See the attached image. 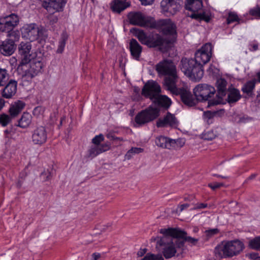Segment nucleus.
Returning <instances> with one entry per match:
<instances>
[{
    "label": "nucleus",
    "mask_w": 260,
    "mask_h": 260,
    "mask_svg": "<svg viewBox=\"0 0 260 260\" xmlns=\"http://www.w3.org/2000/svg\"><path fill=\"white\" fill-rule=\"evenodd\" d=\"M12 118L13 117L11 115L9 116L6 114L0 115V124L3 126H7L11 121Z\"/></svg>",
    "instance_id": "nucleus-39"
},
{
    "label": "nucleus",
    "mask_w": 260,
    "mask_h": 260,
    "mask_svg": "<svg viewBox=\"0 0 260 260\" xmlns=\"http://www.w3.org/2000/svg\"><path fill=\"white\" fill-rule=\"evenodd\" d=\"M241 98L239 91L235 88L229 90L228 95V102L230 104L235 103Z\"/></svg>",
    "instance_id": "nucleus-32"
},
{
    "label": "nucleus",
    "mask_w": 260,
    "mask_h": 260,
    "mask_svg": "<svg viewBox=\"0 0 260 260\" xmlns=\"http://www.w3.org/2000/svg\"><path fill=\"white\" fill-rule=\"evenodd\" d=\"M44 67V64L42 60L39 58H36L32 60L30 59L29 62L18 64L17 71L21 75L22 79L29 81L41 73Z\"/></svg>",
    "instance_id": "nucleus-3"
},
{
    "label": "nucleus",
    "mask_w": 260,
    "mask_h": 260,
    "mask_svg": "<svg viewBox=\"0 0 260 260\" xmlns=\"http://www.w3.org/2000/svg\"><path fill=\"white\" fill-rule=\"evenodd\" d=\"M142 260H164L161 255L147 254Z\"/></svg>",
    "instance_id": "nucleus-42"
},
{
    "label": "nucleus",
    "mask_w": 260,
    "mask_h": 260,
    "mask_svg": "<svg viewBox=\"0 0 260 260\" xmlns=\"http://www.w3.org/2000/svg\"><path fill=\"white\" fill-rule=\"evenodd\" d=\"M202 0H186L185 8L192 12L190 17L199 20H204L208 22L210 17L202 11Z\"/></svg>",
    "instance_id": "nucleus-6"
},
{
    "label": "nucleus",
    "mask_w": 260,
    "mask_h": 260,
    "mask_svg": "<svg viewBox=\"0 0 260 260\" xmlns=\"http://www.w3.org/2000/svg\"><path fill=\"white\" fill-rule=\"evenodd\" d=\"M249 14L253 16L260 18V7H256L251 9Z\"/></svg>",
    "instance_id": "nucleus-47"
},
{
    "label": "nucleus",
    "mask_w": 260,
    "mask_h": 260,
    "mask_svg": "<svg viewBox=\"0 0 260 260\" xmlns=\"http://www.w3.org/2000/svg\"><path fill=\"white\" fill-rule=\"evenodd\" d=\"M215 89L213 86L206 84H200L193 89V94L197 102L208 101L209 106L218 105L220 101L217 100H210L215 93Z\"/></svg>",
    "instance_id": "nucleus-4"
},
{
    "label": "nucleus",
    "mask_w": 260,
    "mask_h": 260,
    "mask_svg": "<svg viewBox=\"0 0 260 260\" xmlns=\"http://www.w3.org/2000/svg\"><path fill=\"white\" fill-rule=\"evenodd\" d=\"M146 252V249L143 248L141 249L138 252V255L139 256H142L144 254H145Z\"/></svg>",
    "instance_id": "nucleus-61"
},
{
    "label": "nucleus",
    "mask_w": 260,
    "mask_h": 260,
    "mask_svg": "<svg viewBox=\"0 0 260 260\" xmlns=\"http://www.w3.org/2000/svg\"><path fill=\"white\" fill-rule=\"evenodd\" d=\"M195 59L183 58L180 62V69L184 74L191 73L192 69L199 63Z\"/></svg>",
    "instance_id": "nucleus-21"
},
{
    "label": "nucleus",
    "mask_w": 260,
    "mask_h": 260,
    "mask_svg": "<svg viewBox=\"0 0 260 260\" xmlns=\"http://www.w3.org/2000/svg\"><path fill=\"white\" fill-rule=\"evenodd\" d=\"M99 147L101 150L102 153L108 150L110 148L109 143H105L101 145H99Z\"/></svg>",
    "instance_id": "nucleus-54"
},
{
    "label": "nucleus",
    "mask_w": 260,
    "mask_h": 260,
    "mask_svg": "<svg viewBox=\"0 0 260 260\" xmlns=\"http://www.w3.org/2000/svg\"><path fill=\"white\" fill-rule=\"evenodd\" d=\"M250 46L252 47V49H249L251 51H256L258 49V44L257 43L250 45Z\"/></svg>",
    "instance_id": "nucleus-60"
},
{
    "label": "nucleus",
    "mask_w": 260,
    "mask_h": 260,
    "mask_svg": "<svg viewBox=\"0 0 260 260\" xmlns=\"http://www.w3.org/2000/svg\"><path fill=\"white\" fill-rule=\"evenodd\" d=\"M5 102L4 100L0 98V111L5 106Z\"/></svg>",
    "instance_id": "nucleus-64"
},
{
    "label": "nucleus",
    "mask_w": 260,
    "mask_h": 260,
    "mask_svg": "<svg viewBox=\"0 0 260 260\" xmlns=\"http://www.w3.org/2000/svg\"><path fill=\"white\" fill-rule=\"evenodd\" d=\"M65 4V0H46L43 2L42 6L49 13H54V12L61 11Z\"/></svg>",
    "instance_id": "nucleus-18"
},
{
    "label": "nucleus",
    "mask_w": 260,
    "mask_h": 260,
    "mask_svg": "<svg viewBox=\"0 0 260 260\" xmlns=\"http://www.w3.org/2000/svg\"><path fill=\"white\" fill-rule=\"evenodd\" d=\"M101 153L99 145H95L89 150V156L93 158Z\"/></svg>",
    "instance_id": "nucleus-41"
},
{
    "label": "nucleus",
    "mask_w": 260,
    "mask_h": 260,
    "mask_svg": "<svg viewBox=\"0 0 260 260\" xmlns=\"http://www.w3.org/2000/svg\"><path fill=\"white\" fill-rule=\"evenodd\" d=\"M143 151V149L138 147H132L129 149L125 155V159H130L134 154L142 153Z\"/></svg>",
    "instance_id": "nucleus-36"
},
{
    "label": "nucleus",
    "mask_w": 260,
    "mask_h": 260,
    "mask_svg": "<svg viewBox=\"0 0 260 260\" xmlns=\"http://www.w3.org/2000/svg\"><path fill=\"white\" fill-rule=\"evenodd\" d=\"M182 3L183 0H162L160 6L164 13L173 15L180 10Z\"/></svg>",
    "instance_id": "nucleus-14"
},
{
    "label": "nucleus",
    "mask_w": 260,
    "mask_h": 260,
    "mask_svg": "<svg viewBox=\"0 0 260 260\" xmlns=\"http://www.w3.org/2000/svg\"><path fill=\"white\" fill-rule=\"evenodd\" d=\"M156 70L160 75L166 76L164 81V86L166 89L176 84L178 78L176 68L173 62L165 60L156 66Z\"/></svg>",
    "instance_id": "nucleus-2"
},
{
    "label": "nucleus",
    "mask_w": 260,
    "mask_h": 260,
    "mask_svg": "<svg viewBox=\"0 0 260 260\" xmlns=\"http://www.w3.org/2000/svg\"><path fill=\"white\" fill-rule=\"evenodd\" d=\"M178 121L174 114L168 112L163 118H159L156 122L157 127L170 126L176 127L178 126Z\"/></svg>",
    "instance_id": "nucleus-19"
},
{
    "label": "nucleus",
    "mask_w": 260,
    "mask_h": 260,
    "mask_svg": "<svg viewBox=\"0 0 260 260\" xmlns=\"http://www.w3.org/2000/svg\"><path fill=\"white\" fill-rule=\"evenodd\" d=\"M193 207L192 210H198L206 208L208 207V204L206 203H198L193 204Z\"/></svg>",
    "instance_id": "nucleus-51"
},
{
    "label": "nucleus",
    "mask_w": 260,
    "mask_h": 260,
    "mask_svg": "<svg viewBox=\"0 0 260 260\" xmlns=\"http://www.w3.org/2000/svg\"><path fill=\"white\" fill-rule=\"evenodd\" d=\"M101 257V254L99 253H93L91 255V258L92 260H98Z\"/></svg>",
    "instance_id": "nucleus-58"
},
{
    "label": "nucleus",
    "mask_w": 260,
    "mask_h": 260,
    "mask_svg": "<svg viewBox=\"0 0 260 260\" xmlns=\"http://www.w3.org/2000/svg\"><path fill=\"white\" fill-rule=\"evenodd\" d=\"M189 207V204H183L180 205H178L177 208L175 210L173 211V212L176 213V214H179L180 212H181L183 210H184L185 209H187Z\"/></svg>",
    "instance_id": "nucleus-49"
},
{
    "label": "nucleus",
    "mask_w": 260,
    "mask_h": 260,
    "mask_svg": "<svg viewBox=\"0 0 260 260\" xmlns=\"http://www.w3.org/2000/svg\"><path fill=\"white\" fill-rule=\"evenodd\" d=\"M173 94L179 95L182 102L186 105L192 107L196 105L197 100L194 99L190 91L186 88H177L176 84L173 85L167 89Z\"/></svg>",
    "instance_id": "nucleus-10"
},
{
    "label": "nucleus",
    "mask_w": 260,
    "mask_h": 260,
    "mask_svg": "<svg viewBox=\"0 0 260 260\" xmlns=\"http://www.w3.org/2000/svg\"><path fill=\"white\" fill-rule=\"evenodd\" d=\"M44 108L42 106H38L33 110V114L34 116L38 117L42 115L44 112Z\"/></svg>",
    "instance_id": "nucleus-43"
},
{
    "label": "nucleus",
    "mask_w": 260,
    "mask_h": 260,
    "mask_svg": "<svg viewBox=\"0 0 260 260\" xmlns=\"http://www.w3.org/2000/svg\"><path fill=\"white\" fill-rule=\"evenodd\" d=\"M217 232V229H210L205 232V234L208 238L216 234Z\"/></svg>",
    "instance_id": "nucleus-53"
},
{
    "label": "nucleus",
    "mask_w": 260,
    "mask_h": 260,
    "mask_svg": "<svg viewBox=\"0 0 260 260\" xmlns=\"http://www.w3.org/2000/svg\"><path fill=\"white\" fill-rule=\"evenodd\" d=\"M239 119L237 121L238 123H245L251 120V118L248 116H242L238 117Z\"/></svg>",
    "instance_id": "nucleus-55"
},
{
    "label": "nucleus",
    "mask_w": 260,
    "mask_h": 260,
    "mask_svg": "<svg viewBox=\"0 0 260 260\" xmlns=\"http://www.w3.org/2000/svg\"><path fill=\"white\" fill-rule=\"evenodd\" d=\"M170 231H169V233L171 234H178L177 237L179 238L180 241H182L183 244H184V242H188L192 245H195L198 242V240L197 239H194L190 237H187L186 234L182 231L178 230L179 229H168ZM184 247V246L183 245Z\"/></svg>",
    "instance_id": "nucleus-24"
},
{
    "label": "nucleus",
    "mask_w": 260,
    "mask_h": 260,
    "mask_svg": "<svg viewBox=\"0 0 260 260\" xmlns=\"http://www.w3.org/2000/svg\"><path fill=\"white\" fill-rule=\"evenodd\" d=\"M19 22V18L17 15L11 14L0 18V31L8 32L9 37L15 36L16 32L12 31Z\"/></svg>",
    "instance_id": "nucleus-11"
},
{
    "label": "nucleus",
    "mask_w": 260,
    "mask_h": 260,
    "mask_svg": "<svg viewBox=\"0 0 260 260\" xmlns=\"http://www.w3.org/2000/svg\"><path fill=\"white\" fill-rule=\"evenodd\" d=\"M16 49L15 42L12 39H7L0 42V52L4 55H12Z\"/></svg>",
    "instance_id": "nucleus-20"
},
{
    "label": "nucleus",
    "mask_w": 260,
    "mask_h": 260,
    "mask_svg": "<svg viewBox=\"0 0 260 260\" xmlns=\"http://www.w3.org/2000/svg\"><path fill=\"white\" fill-rule=\"evenodd\" d=\"M142 47L136 40L132 39L129 42V50L133 57L136 60H139L142 52Z\"/></svg>",
    "instance_id": "nucleus-25"
},
{
    "label": "nucleus",
    "mask_w": 260,
    "mask_h": 260,
    "mask_svg": "<svg viewBox=\"0 0 260 260\" xmlns=\"http://www.w3.org/2000/svg\"><path fill=\"white\" fill-rule=\"evenodd\" d=\"M104 136L102 134H100L93 138L92 142L95 145H99V144L104 140Z\"/></svg>",
    "instance_id": "nucleus-48"
},
{
    "label": "nucleus",
    "mask_w": 260,
    "mask_h": 260,
    "mask_svg": "<svg viewBox=\"0 0 260 260\" xmlns=\"http://www.w3.org/2000/svg\"><path fill=\"white\" fill-rule=\"evenodd\" d=\"M249 246L252 249L260 250V237L250 240Z\"/></svg>",
    "instance_id": "nucleus-40"
},
{
    "label": "nucleus",
    "mask_w": 260,
    "mask_h": 260,
    "mask_svg": "<svg viewBox=\"0 0 260 260\" xmlns=\"http://www.w3.org/2000/svg\"><path fill=\"white\" fill-rule=\"evenodd\" d=\"M255 80H251L247 82L242 88V91L247 94L251 93L254 88Z\"/></svg>",
    "instance_id": "nucleus-35"
},
{
    "label": "nucleus",
    "mask_w": 260,
    "mask_h": 260,
    "mask_svg": "<svg viewBox=\"0 0 260 260\" xmlns=\"http://www.w3.org/2000/svg\"><path fill=\"white\" fill-rule=\"evenodd\" d=\"M50 22L51 24L56 23L58 21V17L54 15H50L48 17Z\"/></svg>",
    "instance_id": "nucleus-56"
},
{
    "label": "nucleus",
    "mask_w": 260,
    "mask_h": 260,
    "mask_svg": "<svg viewBox=\"0 0 260 260\" xmlns=\"http://www.w3.org/2000/svg\"><path fill=\"white\" fill-rule=\"evenodd\" d=\"M135 36L138 38L139 40L143 44L147 45L149 36H147L146 34L142 30L136 29Z\"/></svg>",
    "instance_id": "nucleus-34"
},
{
    "label": "nucleus",
    "mask_w": 260,
    "mask_h": 260,
    "mask_svg": "<svg viewBox=\"0 0 260 260\" xmlns=\"http://www.w3.org/2000/svg\"><path fill=\"white\" fill-rule=\"evenodd\" d=\"M175 143L173 139L162 136L157 137L155 140V144L157 146L169 149H171V146H174L173 145Z\"/></svg>",
    "instance_id": "nucleus-26"
},
{
    "label": "nucleus",
    "mask_w": 260,
    "mask_h": 260,
    "mask_svg": "<svg viewBox=\"0 0 260 260\" xmlns=\"http://www.w3.org/2000/svg\"><path fill=\"white\" fill-rule=\"evenodd\" d=\"M18 54L19 55L18 64L29 62L31 56V45L30 42H22L18 46Z\"/></svg>",
    "instance_id": "nucleus-16"
},
{
    "label": "nucleus",
    "mask_w": 260,
    "mask_h": 260,
    "mask_svg": "<svg viewBox=\"0 0 260 260\" xmlns=\"http://www.w3.org/2000/svg\"><path fill=\"white\" fill-rule=\"evenodd\" d=\"M131 24L141 26L151 27L153 19L140 12H131L127 15Z\"/></svg>",
    "instance_id": "nucleus-12"
},
{
    "label": "nucleus",
    "mask_w": 260,
    "mask_h": 260,
    "mask_svg": "<svg viewBox=\"0 0 260 260\" xmlns=\"http://www.w3.org/2000/svg\"><path fill=\"white\" fill-rule=\"evenodd\" d=\"M8 74L6 69H0V86L5 85L8 80Z\"/></svg>",
    "instance_id": "nucleus-38"
},
{
    "label": "nucleus",
    "mask_w": 260,
    "mask_h": 260,
    "mask_svg": "<svg viewBox=\"0 0 260 260\" xmlns=\"http://www.w3.org/2000/svg\"><path fill=\"white\" fill-rule=\"evenodd\" d=\"M208 186L210 187L212 190H215L221 186H224V184L219 182H213L208 184Z\"/></svg>",
    "instance_id": "nucleus-50"
},
{
    "label": "nucleus",
    "mask_w": 260,
    "mask_h": 260,
    "mask_svg": "<svg viewBox=\"0 0 260 260\" xmlns=\"http://www.w3.org/2000/svg\"><path fill=\"white\" fill-rule=\"evenodd\" d=\"M155 28L166 36L173 37L177 35V26L176 24L170 19L166 18L154 21L153 19L151 27Z\"/></svg>",
    "instance_id": "nucleus-8"
},
{
    "label": "nucleus",
    "mask_w": 260,
    "mask_h": 260,
    "mask_svg": "<svg viewBox=\"0 0 260 260\" xmlns=\"http://www.w3.org/2000/svg\"><path fill=\"white\" fill-rule=\"evenodd\" d=\"M159 109L156 106H150L138 113L135 118L138 125H142L157 118L159 115Z\"/></svg>",
    "instance_id": "nucleus-7"
},
{
    "label": "nucleus",
    "mask_w": 260,
    "mask_h": 260,
    "mask_svg": "<svg viewBox=\"0 0 260 260\" xmlns=\"http://www.w3.org/2000/svg\"><path fill=\"white\" fill-rule=\"evenodd\" d=\"M32 142L35 145H42L47 139V133L44 126L37 127L33 132L31 136Z\"/></svg>",
    "instance_id": "nucleus-17"
},
{
    "label": "nucleus",
    "mask_w": 260,
    "mask_h": 260,
    "mask_svg": "<svg viewBox=\"0 0 260 260\" xmlns=\"http://www.w3.org/2000/svg\"><path fill=\"white\" fill-rule=\"evenodd\" d=\"M165 40L164 38L158 34H155L152 36H149L147 46L149 47H156L162 45Z\"/></svg>",
    "instance_id": "nucleus-29"
},
{
    "label": "nucleus",
    "mask_w": 260,
    "mask_h": 260,
    "mask_svg": "<svg viewBox=\"0 0 260 260\" xmlns=\"http://www.w3.org/2000/svg\"><path fill=\"white\" fill-rule=\"evenodd\" d=\"M161 92L160 86L154 81H148L144 86L142 94L145 97L150 99L152 101L156 100V98Z\"/></svg>",
    "instance_id": "nucleus-13"
},
{
    "label": "nucleus",
    "mask_w": 260,
    "mask_h": 260,
    "mask_svg": "<svg viewBox=\"0 0 260 260\" xmlns=\"http://www.w3.org/2000/svg\"><path fill=\"white\" fill-rule=\"evenodd\" d=\"M244 248L243 243L239 240L222 243L216 247V252L219 256L230 257L239 254Z\"/></svg>",
    "instance_id": "nucleus-5"
},
{
    "label": "nucleus",
    "mask_w": 260,
    "mask_h": 260,
    "mask_svg": "<svg viewBox=\"0 0 260 260\" xmlns=\"http://www.w3.org/2000/svg\"><path fill=\"white\" fill-rule=\"evenodd\" d=\"M238 20V17L236 14L233 13V12H230L229 14V16H228V17L226 20L227 23L228 24H230L232 22H233L234 21H236Z\"/></svg>",
    "instance_id": "nucleus-44"
},
{
    "label": "nucleus",
    "mask_w": 260,
    "mask_h": 260,
    "mask_svg": "<svg viewBox=\"0 0 260 260\" xmlns=\"http://www.w3.org/2000/svg\"><path fill=\"white\" fill-rule=\"evenodd\" d=\"M17 82L14 80H11L6 85L2 92L3 97L10 99L15 94L17 91Z\"/></svg>",
    "instance_id": "nucleus-22"
},
{
    "label": "nucleus",
    "mask_w": 260,
    "mask_h": 260,
    "mask_svg": "<svg viewBox=\"0 0 260 260\" xmlns=\"http://www.w3.org/2000/svg\"><path fill=\"white\" fill-rule=\"evenodd\" d=\"M142 5H147L151 4L154 0H140Z\"/></svg>",
    "instance_id": "nucleus-59"
},
{
    "label": "nucleus",
    "mask_w": 260,
    "mask_h": 260,
    "mask_svg": "<svg viewBox=\"0 0 260 260\" xmlns=\"http://www.w3.org/2000/svg\"><path fill=\"white\" fill-rule=\"evenodd\" d=\"M216 84L218 89L217 95L222 99L226 94L227 82L225 79L220 78L217 80Z\"/></svg>",
    "instance_id": "nucleus-31"
},
{
    "label": "nucleus",
    "mask_w": 260,
    "mask_h": 260,
    "mask_svg": "<svg viewBox=\"0 0 260 260\" xmlns=\"http://www.w3.org/2000/svg\"><path fill=\"white\" fill-rule=\"evenodd\" d=\"M195 197L194 196H188L187 197H185L184 198V200L185 201L191 202L193 201V199H194Z\"/></svg>",
    "instance_id": "nucleus-62"
},
{
    "label": "nucleus",
    "mask_w": 260,
    "mask_h": 260,
    "mask_svg": "<svg viewBox=\"0 0 260 260\" xmlns=\"http://www.w3.org/2000/svg\"><path fill=\"white\" fill-rule=\"evenodd\" d=\"M67 39V35L66 33H63L61 35L60 40L59 42L58 48L56 51L57 53H61L63 52Z\"/></svg>",
    "instance_id": "nucleus-37"
},
{
    "label": "nucleus",
    "mask_w": 260,
    "mask_h": 260,
    "mask_svg": "<svg viewBox=\"0 0 260 260\" xmlns=\"http://www.w3.org/2000/svg\"><path fill=\"white\" fill-rule=\"evenodd\" d=\"M130 6V4L123 0H114L112 3L111 8L114 12L120 13Z\"/></svg>",
    "instance_id": "nucleus-27"
},
{
    "label": "nucleus",
    "mask_w": 260,
    "mask_h": 260,
    "mask_svg": "<svg viewBox=\"0 0 260 260\" xmlns=\"http://www.w3.org/2000/svg\"><path fill=\"white\" fill-rule=\"evenodd\" d=\"M107 137L110 140L120 139V138L116 137L113 133H109L106 135Z\"/></svg>",
    "instance_id": "nucleus-57"
},
{
    "label": "nucleus",
    "mask_w": 260,
    "mask_h": 260,
    "mask_svg": "<svg viewBox=\"0 0 260 260\" xmlns=\"http://www.w3.org/2000/svg\"><path fill=\"white\" fill-rule=\"evenodd\" d=\"M249 256L251 258H255L254 260H260V257H257V254L255 253H251Z\"/></svg>",
    "instance_id": "nucleus-63"
},
{
    "label": "nucleus",
    "mask_w": 260,
    "mask_h": 260,
    "mask_svg": "<svg viewBox=\"0 0 260 260\" xmlns=\"http://www.w3.org/2000/svg\"><path fill=\"white\" fill-rule=\"evenodd\" d=\"M191 73L184 74L188 77L191 80L194 81H199L203 77L204 70L203 65L199 62L192 70H190Z\"/></svg>",
    "instance_id": "nucleus-23"
},
{
    "label": "nucleus",
    "mask_w": 260,
    "mask_h": 260,
    "mask_svg": "<svg viewBox=\"0 0 260 260\" xmlns=\"http://www.w3.org/2000/svg\"><path fill=\"white\" fill-rule=\"evenodd\" d=\"M169 231L168 229H161L160 232L163 234V236L152 239L156 242V247L162 248L163 254L166 258H171L175 254H181L185 250L182 241L177 237L178 234H171Z\"/></svg>",
    "instance_id": "nucleus-1"
},
{
    "label": "nucleus",
    "mask_w": 260,
    "mask_h": 260,
    "mask_svg": "<svg viewBox=\"0 0 260 260\" xmlns=\"http://www.w3.org/2000/svg\"><path fill=\"white\" fill-rule=\"evenodd\" d=\"M216 137V136L214 135L213 132L212 131H209L207 132H206L203 135V138L205 140H212Z\"/></svg>",
    "instance_id": "nucleus-45"
},
{
    "label": "nucleus",
    "mask_w": 260,
    "mask_h": 260,
    "mask_svg": "<svg viewBox=\"0 0 260 260\" xmlns=\"http://www.w3.org/2000/svg\"><path fill=\"white\" fill-rule=\"evenodd\" d=\"M31 121V115L28 113H24L18 121V124L17 125L22 128H26L29 126Z\"/></svg>",
    "instance_id": "nucleus-33"
},
{
    "label": "nucleus",
    "mask_w": 260,
    "mask_h": 260,
    "mask_svg": "<svg viewBox=\"0 0 260 260\" xmlns=\"http://www.w3.org/2000/svg\"><path fill=\"white\" fill-rule=\"evenodd\" d=\"M212 50L211 44L206 43L196 52L194 59L201 64H204L210 60L212 55Z\"/></svg>",
    "instance_id": "nucleus-15"
},
{
    "label": "nucleus",
    "mask_w": 260,
    "mask_h": 260,
    "mask_svg": "<svg viewBox=\"0 0 260 260\" xmlns=\"http://www.w3.org/2000/svg\"><path fill=\"white\" fill-rule=\"evenodd\" d=\"M25 103L21 101H18L12 104L9 109V113L13 118L17 116L22 111L25 107Z\"/></svg>",
    "instance_id": "nucleus-28"
},
{
    "label": "nucleus",
    "mask_w": 260,
    "mask_h": 260,
    "mask_svg": "<svg viewBox=\"0 0 260 260\" xmlns=\"http://www.w3.org/2000/svg\"><path fill=\"white\" fill-rule=\"evenodd\" d=\"M173 140L175 141V143L173 145H174V146H171V149H172V148L177 149L179 148H181L184 144V142H182V140H181V139H177V140L173 139Z\"/></svg>",
    "instance_id": "nucleus-52"
},
{
    "label": "nucleus",
    "mask_w": 260,
    "mask_h": 260,
    "mask_svg": "<svg viewBox=\"0 0 260 260\" xmlns=\"http://www.w3.org/2000/svg\"><path fill=\"white\" fill-rule=\"evenodd\" d=\"M41 178L45 181L49 180L51 178V173L49 171H45L41 174Z\"/></svg>",
    "instance_id": "nucleus-46"
},
{
    "label": "nucleus",
    "mask_w": 260,
    "mask_h": 260,
    "mask_svg": "<svg viewBox=\"0 0 260 260\" xmlns=\"http://www.w3.org/2000/svg\"><path fill=\"white\" fill-rule=\"evenodd\" d=\"M156 99L154 100L152 102L161 107L168 108L171 104L170 99L166 95H162L159 94Z\"/></svg>",
    "instance_id": "nucleus-30"
},
{
    "label": "nucleus",
    "mask_w": 260,
    "mask_h": 260,
    "mask_svg": "<svg viewBox=\"0 0 260 260\" xmlns=\"http://www.w3.org/2000/svg\"><path fill=\"white\" fill-rule=\"evenodd\" d=\"M22 34L24 38H26L30 42L38 39H40V40H45L46 37L45 30L42 28H39L35 23L24 26L22 29Z\"/></svg>",
    "instance_id": "nucleus-9"
}]
</instances>
